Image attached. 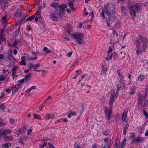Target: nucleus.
<instances>
[{
  "label": "nucleus",
  "mask_w": 148,
  "mask_h": 148,
  "mask_svg": "<svg viewBox=\"0 0 148 148\" xmlns=\"http://www.w3.org/2000/svg\"><path fill=\"white\" fill-rule=\"evenodd\" d=\"M106 147L108 148V147H109V148H110V142H108L106 143V145H105Z\"/></svg>",
  "instance_id": "obj_55"
},
{
  "label": "nucleus",
  "mask_w": 148,
  "mask_h": 148,
  "mask_svg": "<svg viewBox=\"0 0 148 148\" xmlns=\"http://www.w3.org/2000/svg\"><path fill=\"white\" fill-rule=\"evenodd\" d=\"M32 131V130L31 129H30L28 130V132L27 133V135H31V134H29L30 133H31Z\"/></svg>",
  "instance_id": "obj_48"
},
{
  "label": "nucleus",
  "mask_w": 148,
  "mask_h": 148,
  "mask_svg": "<svg viewBox=\"0 0 148 148\" xmlns=\"http://www.w3.org/2000/svg\"><path fill=\"white\" fill-rule=\"evenodd\" d=\"M115 34H116L117 37L118 36V32L116 31L115 30H114L113 31V33L111 34L110 37V39L111 41L114 40V38L113 37L114 36Z\"/></svg>",
  "instance_id": "obj_9"
},
{
  "label": "nucleus",
  "mask_w": 148,
  "mask_h": 148,
  "mask_svg": "<svg viewBox=\"0 0 148 148\" xmlns=\"http://www.w3.org/2000/svg\"><path fill=\"white\" fill-rule=\"evenodd\" d=\"M115 12V9H113L111 10L110 9L108 5L107 4L105 6L103 11L101 12V14L102 16L104 17H105L104 13H105L109 17L110 16H112L111 15V14H114Z\"/></svg>",
  "instance_id": "obj_3"
},
{
  "label": "nucleus",
  "mask_w": 148,
  "mask_h": 148,
  "mask_svg": "<svg viewBox=\"0 0 148 148\" xmlns=\"http://www.w3.org/2000/svg\"><path fill=\"white\" fill-rule=\"evenodd\" d=\"M127 9V8H125L124 6H123L121 8V11L123 13L125 14L126 13V11Z\"/></svg>",
  "instance_id": "obj_31"
},
{
  "label": "nucleus",
  "mask_w": 148,
  "mask_h": 148,
  "mask_svg": "<svg viewBox=\"0 0 148 148\" xmlns=\"http://www.w3.org/2000/svg\"><path fill=\"white\" fill-rule=\"evenodd\" d=\"M110 134V131L109 130L106 131L103 133V134L105 136L108 135Z\"/></svg>",
  "instance_id": "obj_46"
},
{
  "label": "nucleus",
  "mask_w": 148,
  "mask_h": 148,
  "mask_svg": "<svg viewBox=\"0 0 148 148\" xmlns=\"http://www.w3.org/2000/svg\"><path fill=\"white\" fill-rule=\"evenodd\" d=\"M10 122L11 124L13 125L15 123V121L13 119L11 118L10 119Z\"/></svg>",
  "instance_id": "obj_38"
},
{
  "label": "nucleus",
  "mask_w": 148,
  "mask_h": 148,
  "mask_svg": "<svg viewBox=\"0 0 148 148\" xmlns=\"http://www.w3.org/2000/svg\"><path fill=\"white\" fill-rule=\"evenodd\" d=\"M50 17L53 21H56L57 19V18L55 14H51Z\"/></svg>",
  "instance_id": "obj_29"
},
{
  "label": "nucleus",
  "mask_w": 148,
  "mask_h": 148,
  "mask_svg": "<svg viewBox=\"0 0 148 148\" xmlns=\"http://www.w3.org/2000/svg\"><path fill=\"white\" fill-rule=\"evenodd\" d=\"M143 95H140V97L138 99V103L140 105L143 104Z\"/></svg>",
  "instance_id": "obj_21"
},
{
  "label": "nucleus",
  "mask_w": 148,
  "mask_h": 148,
  "mask_svg": "<svg viewBox=\"0 0 148 148\" xmlns=\"http://www.w3.org/2000/svg\"><path fill=\"white\" fill-rule=\"evenodd\" d=\"M119 77V78H121V79L124 78V76L122 73H121L118 75Z\"/></svg>",
  "instance_id": "obj_58"
},
{
  "label": "nucleus",
  "mask_w": 148,
  "mask_h": 148,
  "mask_svg": "<svg viewBox=\"0 0 148 148\" xmlns=\"http://www.w3.org/2000/svg\"><path fill=\"white\" fill-rule=\"evenodd\" d=\"M22 12L20 10H18L15 13L14 16L16 17H19L21 16Z\"/></svg>",
  "instance_id": "obj_16"
},
{
  "label": "nucleus",
  "mask_w": 148,
  "mask_h": 148,
  "mask_svg": "<svg viewBox=\"0 0 148 148\" xmlns=\"http://www.w3.org/2000/svg\"><path fill=\"white\" fill-rule=\"evenodd\" d=\"M18 68L17 66H15L12 69V71L13 72L15 71H16L18 69Z\"/></svg>",
  "instance_id": "obj_61"
},
{
  "label": "nucleus",
  "mask_w": 148,
  "mask_h": 148,
  "mask_svg": "<svg viewBox=\"0 0 148 148\" xmlns=\"http://www.w3.org/2000/svg\"><path fill=\"white\" fill-rule=\"evenodd\" d=\"M5 107L3 104H2L1 105H0V109L4 110L5 109Z\"/></svg>",
  "instance_id": "obj_43"
},
{
  "label": "nucleus",
  "mask_w": 148,
  "mask_h": 148,
  "mask_svg": "<svg viewBox=\"0 0 148 148\" xmlns=\"http://www.w3.org/2000/svg\"><path fill=\"white\" fill-rule=\"evenodd\" d=\"M21 42V40L20 38L17 39L15 40L13 44V45L17 49L18 48L17 47V46L19 44H20Z\"/></svg>",
  "instance_id": "obj_10"
},
{
  "label": "nucleus",
  "mask_w": 148,
  "mask_h": 148,
  "mask_svg": "<svg viewBox=\"0 0 148 148\" xmlns=\"http://www.w3.org/2000/svg\"><path fill=\"white\" fill-rule=\"evenodd\" d=\"M1 134L2 135L8 134L11 132V130L10 129H6L4 130H1Z\"/></svg>",
  "instance_id": "obj_12"
},
{
  "label": "nucleus",
  "mask_w": 148,
  "mask_h": 148,
  "mask_svg": "<svg viewBox=\"0 0 148 148\" xmlns=\"http://www.w3.org/2000/svg\"><path fill=\"white\" fill-rule=\"evenodd\" d=\"M131 134V136H130V138L131 139H135L134 138L135 137V135L133 133H130Z\"/></svg>",
  "instance_id": "obj_44"
},
{
  "label": "nucleus",
  "mask_w": 148,
  "mask_h": 148,
  "mask_svg": "<svg viewBox=\"0 0 148 148\" xmlns=\"http://www.w3.org/2000/svg\"><path fill=\"white\" fill-rule=\"evenodd\" d=\"M47 143L45 142L43 145L40 146L39 148H43L45 146H47Z\"/></svg>",
  "instance_id": "obj_47"
},
{
  "label": "nucleus",
  "mask_w": 148,
  "mask_h": 148,
  "mask_svg": "<svg viewBox=\"0 0 148 148\" xmlns=\"http://www.w3.org/2000/svg\"><path fill=\"white\" fill-rule=\"evenodd\" d=\"M35 15H33L32 16L30 17L27 19H26L25 21L26 22H27L28 21H32L33 20H34L35 18Z\"/></svg>",
  "instance_id": "obj_23"
},
{
  "label": "nucleus",
  "mask_w": 148,
  "mask_h": 148,
  "mask_svg": "<svg viewBox=\"0 0 148 148\" xmlns=\"http://www.w3.org/2000/svg\"><path fill=\"white\" fill-rule=\"evenodd\" d=\"M120 82L121 84L124 86V85L125 84V81L123 80V79H122L120 80Z\"/></svg>",
  "instance_id": "obj_54"
},
{
  "label": "nucleus",
  "mask_w": 148,
  "mask_h": 148,
  "mask_svg": "<svg viewBox=\"0 0 148 148\" xmlns=\"http://www.w3.org/2000/svg\"><path fill=\"white\" fill-rule=\"evenodd\" d=\"M112 53L109 57V58L108 57H106L105 58V59L107 61H108L109 60V59L111 60L112 59Z\"/></svg>",
  "instance_id": "obj_40"
},
{
  "label": "nucleus",
  "mask_w": 148,
  "mask_h": 148,
  "mask_svg": "<svg viewBox=\"0 0 148 148\" xmlns=\"http://www.w3.org/2000/svg\"><path fill=\"white\" fill-rule=\"evenodd\" d=\"M5 80V77L2 75H0V81H3Z\"/></svg>",
  "instance_id": "obj_51"
},
{
  "label": "nucleus",
  "mask_w": 148,
  "mask_h": 148,
  "mask_svg": "<svg viewBox=\"0 0 148 148\" xmlns=\"http://www.w3.org/2000/svg\"><path fill=\"white\" fill-rule=\"evenodd\" d=\"M52 7L54 8H57L58 7H59V5H58V4L54 2L53 4H51L50 5Z\"/></svg>",
  "instance_id": "obj_33"
},
{
  "label": "nucleus",
  "mask_w": 148,
  "mask_h": 148,
  "mask_svg": "<svg viewBox=\"0 0 148 148\" xmlns=\"http://www.w3.org/2000/svg\"><path fill=\"white\" fill-rule=\"evenodd\" d=\"M113 92H114V94H112L111 96H112L113 98H114L116 97H117V94H116V93H115V91H114Z\"/></svg>",
  "instance_id": "obj_53"
},
{
  "label": "nucleus",
  "mask_w": 148,
  "mask_h": 148,
  "mask_svg": "<svg viewBox=\"0 0 148 148\" xmlns=\"http://www.w3.org/2000/svg\"><path fill=\"white\" fill-rule=\"evenodd\" d=\"M23 133H25L24 130H23L22 129H19V134H22Z\"/></svg>",
  "instance_id": "obj_63"
},
{
  "label": "nucleus",
  "mask_w": 148,
  "mask_h": 148,
  "mask_svg": "<svg viewBox=\"0 0 148 148\" xmlns=\"http://www.w3.org/2000/svg\"><path fill=\"white\" fill-rule=\"evenodd\" d=\"M140 40L142 42L143 44V47L146 48L147 46L146 42L147 41V38H144L141 36H140Z\"/></svg>",
  "instance_id": "obj_11"
},
{
  "label": "nucleus",
  "mask_w": 148,
  "mask_h": 148,
  "mask_svg": "<svg viewBox=\"0 0 148 148\" xmlns=\"http://www.w3.org/2000/svg\"><path fill=\"white\" fill-rule=\"evenodd\" d=\"M27 58L28 60H36L37 59V58L36 56L35 57H30V56H28V57H27Z\"/></svg>",
  "instance_id": "obj_32"
},
{
  "label": "nucleus",
  "mask_w": 148,
  "mask_h": 148,
  "mask_svg": "<svg viewBox=\"0 0 148 148\" xmlns=\"http://www.w3.org/2000/svg\"><path fill=\"white\" fill-rule=\"evenodd\" d=\"M40 66V64L39 63L37 64L36 65H34V69H36L38 67Z\"/></svg>",
  "instance_id": "obj_52"
},
{
  "label": "nucleus",
  "mask_w": 148,
  "mask_h": 148,
  "mask_svg": "<svg viewBox=\"0 0 148 148\" xmlns=\"http://www.w3.org/2000/svg\"><path fill=\"white\" fill-rule=\"evenodd\" d=\"M145 77V76L144 75H139L138 77V80L140 81H143V80Z\"/></svg>",
  "instance_id": "obj_26"
},
{
  "label": "nucleus",
  "mask_w": 148,
  "mask_h": 148,
  "mask_svg": "<svg viewBox=\"0 0 148 148\" xmlns=\"http://www.w3.org/2000/svg\"><path fill=\"white\" fill-rule=\"evenodd\" d=\"M115 26L116 28L121 27V23L120 22H118L115 25Z\"/></svg>",
  "instance_id": "obj_39"
},
{
  "label": "nucleus",
  "mask_w": 148,
  "mask_h": 148,
  "mask_svg": "<svg viewBox=\"0 0 148 148\" xmlns=\"http://www.w3.org/2000/svg\"><path fill=\"white\" fill-rule=\"evenodd\" d=\"M43 51H45L46 53H51V51L49 49L46 47H45L44 48Z\"/></svg>",
  "instance_id": "obj_24"
},
{
  "label": "nucleus",
  "mask_w": 148,
  "mask_h": 148,
  "mask_svg": "<svg viewBox=\"0 0 148 148\" xmlns=\"http://www.w3.org/2000/svg\"><path fill=\"white\" fill-rule=\"evenodd\" d=\"M19 64L20 65H23L24 66L26 65V63L25 60H22L21 62H19Z\"/></svg>",
  "instance_id": "obj_36"
},
{
  "label": "nucleus",
  "mask_w": 148,
  "mask_h": 148,
  "mask_svg": "<svg viewBox=\"0 0 148 148\" xmlns=\"http://www.w3.org/2000/svg\"><path fill=\"white\" fill-rule=\"evenodd\" d=\"M3 138L6 140H10L12 141L14 140L12 136H10V137L5 136L4 137H3Z\"/></svg>",
  "instance_id": "obj_30"
},
{
  "label": "nucleus",
  "mask_w": 148,
  "mask_h": 148,
  "mask_svg": "<svg viewBox=\"0 0 148 148\" xmlns=\"http://www.w3.org/2000/svg\"><path fill=\"white\" fill-rule=\"evenodd\" d=\"M34 119H36L39 120H41V118L40 117V116L39 115H36L35 114H34Z\"/></svg>",
  "instance_id": "obj_34"
},
{
  "label": "nucleus",
  "mask_w": 148,
  "mask_h": 148,
  "mask_svg": "<svg viewBox=\"0 0 148 148\" xmlns=\"http://www.w3.org/2000/svg\"><path fill=\"white\" fill-rule=\"evenodd\" d=\"M48 144L49 145V148H54V147L53 146L52 143L51 144L50 143H49Z\"/></svg>",
  "instance_id": "obj_64"
},
{
  "label": "nucleus",
  "mask_w": 148,
  "mask_h": 148,
  "mask_svg": "<svg viewBox=\"0 0 148 148\" xmlns=\"http://www.w3.org/2000/svg\"><path fill=\"white\" fill-rule=\"evenodd\" d=\"M20 32V28H18L17 30H16L14 33V36L15 37L17 36L18 34Z\"/></svg>",
  "instance_id": "obj_37"
},
{
  "label": "nucleus",
  "mask_w": 148,
  "mask_h": 148,
  "mask_svg": "<svg viewBox=\"0 0 148 148\" xmlns=\"http://www.w3.org/2000/svg\"><path fill=\"white\" fill-rule=\"evenodd\" d=\"M147 93H148V91L147 90H145V95L144 96H143V98L144 97L145 99L147 97Z\"/></svg>",
  "instance_id": "obj_59"
},
{
  "label": "nucleus",
  "mask_w": 148,
  "mask_h": 148,
  "mask_svg": "<svg viewBox=\"0 0 148 148\" xmlns=\"http://www.w3.org/2000/svg\"><path fill=\"white\" fill-rule=\"evenodd\" d=\"M70 28H66V30L69 34L71 35L73 38L76 40L77 43L79 45H82L83 42V40L84 38V35L82 33H79L77 32L71 33L73 31L70 29Z\"/></svg>",
  "instance_id": "obj_1"
},
{
  "label": "nucleus",
  "mask_w": 148,
  "mask_h": 148,
  "mask_svg": "<svg viewBox=\"0 0 148 148\" xmlns=\"http://www.w3.org/2000/svg\"><path fill=\"white\" fill-rule=\"evenodd\" d=\"M76 72H77V75H79L80 74H81L82 73V72L81 70H77L76 71Z\"/></svg>",
  "instance_id": "obj_56"
},
{
  "label": "nucleus",
  "mask_w": 148,
  "mask_h": 148,
  "mask_svg": "<svg viewBox=\"0 0 148 148\" xmlns=\"http://www.w3.org/2000/svg\"><path fill=\"white\" fill-rule=\"evenodd\" d=\"M4 56L3 54H0V59L3 60Z\"/></svg>",
  "instance_id": "obj_60"
},
{
  "label": "nucleus",
  "mask_w": 148,
  "mask_h": 148,
  "mask_svg": "<svg viewBox=\"0 0 148 148\" xmlns=\"http://www.w3.org/2000/svg\"><path fill=\"white\" fill-rule=\"evenodd\" d=\"M54 117V115L51 114H47L45 117V118L47 120H49L53 119Z\"/></svg>",
  "instance_id": "obj_14"
},
{
  "label": "nucleus",
  "mask_w": 148,
  "mask_h": 148,
  "mask_svg": "<svg viewBox=\"0 0 148 148\" xmlns=\"http://www.w3.org/2000/svg\"><path fill=\"white\" fill-rule=\"evenodd\" d=\"M144 140V139L143 138L140 137H137L136 139H132V142L133 143H135L136 142L137 144L139 143V142H142Z\"/></svg>",
  "instance_id": "obj_8"
},
{
  "label": "nucleus",
  "mask_w": 148,
  "mask_h": 148,
  "mask_svg": "<svg viewBox=\"0 0 148 148\" xmlns=\"http://www.w3.org/2000/svg\"><path fill=\"white\" fill-rule=\"evenodd\" d=\"M143 113L145 116L147 118L148 117V114L147 112L144 110H143Z\"/></svg>",
  "instance_id": "obj_50"
},
{
  "label": "nucleus",
  "mask_w": 148,
  "mask_h": 148,
  "mask_svg": "<svg viewBox=\"0 0 148 148\" xmlns=\"http://www.w3.org/2000/svg\"><path fill=\"white\" fill-rule=\"evenodd\" d=\"M104 112L106 114V117L108 120H109L111 116L112 110L110 109L109 110L107 107H105Z\"/></svg>",
  "instance_id": "obj_4"
},
{
  "label": "nucleus",
  "mask_w": 148,
  "mask_h": 148,
  "mask_svg": "<svg viewBox=\"0 0 148 148\" xmlns=\"http://www.w3.org/2000/svg\"><path fill=\"white\" fill-rule=\"evenodd\" d=\"M3 120L2 119L0 118V126L2 127L3 126H5L6 125V124L4 123H2Z\"/></svg>",
  "instance_id": "obj_35"
},
{
  "label": "nucleus",
  "mask_w": 148,
  "mask_h": 148,
  "mask_svg": "<svg viewBox=\"0 0 148 148\" xmlns=\"http://www.w3.org/2000/svg\"><path fill=\"white\" fill-rule=\"evenodd\" d=\"M11 144L10 143H7L5 144H3L2 145V147L3 148H4L5 147H7V148H9L11 147Z\"/></svg>",
  "instance_id": "obj_27"
},
{
  "label": "nucleus",
  "mask_w": 148,
  "mask_h": 148,
  "mask_svg": "<svg viewBox=\"0 0 148 148\" xmlns=\"http://www.w3.org/2000/svg\"><path fill=\"white\" fill-rule=\"evenodd\" d=\"M74 148H79L78 144L77 143H75L74 145Z\"/></svg>",
  "instance_id": "obj_49"
},
{
  "label": "nucleus",
  "mask_w": 148,
  "mask_h": 148,
  "mask_svg": "<svg viewBox=\"0 0 148 148\" xmlns=\"http://www.w3.org/2000/svg\"><path fill=\"white\" fill-rule=\"evenodd\" d=\"M136 89L135 87L134 86H132L130 89V92H129L130 95H133L135 93Z\"/></svg>",
  "instance_id": "obj_20"
},
{
  "label": "nucleus",
  "mask_w": 148,
  "mask_h": 148,
  "mask_svg": "<svg viewBox=\"0 0 148 148\" xmlns=\"http://www.w3.org/2000/svg\"><path fill=\"white\" fill-rule=\"evenodd\" d=\"M73 4V2H69L68 4V5L72 10L74 11L75 10V8L74 7Z\"/></svg>",
  "instance_id": "obj_25"
},
{
  "label": "nucleus",
  "mask_w": 148,
  "mask_h": 148,
  "mask_svg": "<svg viewBox=\"0 0 148 148\" xmlns=\"http://www.w3.org/2000/svg\"><path fill=\"white\" fill-rule=\"evenodd\" d=\"M115 17L114 16H110L106 20V22L108 25V26H111V25L113 21L115 19Z\"/></svg>",
  "instance_id": "obj_6"
},
{
  "label": "nucleus",
  "mask_w": 148,
  "mask_h": 148,
  "mask_svg": "<svg viewBox=\"0 0 148 148\" xmlns=\"http://www.w3.org/2000/svg\"><path fill=\"white\" fill-rule=\"evenodd\" d=\"M7 59L9 60L10 61L13 60L14 61L15 60V59L12 57V54H8L7 57Z\"/></svg>",
  "instance_id": "obj_19"
},
{
  "label": "nucleus",
  "mask_w": 148,
  "mask_h": 148,
  "mask_svg": "<svg viewBox=\"0 0 148 148\" xmlns=\"http://www.w3.org/2000/svg\"><path fill=\"white\" fill-rule=\"evenodd\" d=\"M67 6V5L64 4L61 5L59 6V8L60 10L62 11V12H64V10H65V8Z\"/></svg>",
  "instance_id": "obj_15"
},
{
  "label": "nucleus",
  "mask_w": 148,
  "mask_h": 148,
  "mask_svg": "<svg viewBox=\"0 0 148 148\" xmlns=\"http://www.w3.org/2000/svg\"><path fill=\"white\" fill-rule=\"evenodd\" d=\"M63 12H62V11L61 10L59 12H58L57 14L58 15L60 16H61L62 15V13Z\"/></svg>",
  "instance_id": "obj_62"
},
{
  "label": "nucleus",
  "mask_w": 148,
  "mask_h": 148,
  "mask_svg": "<svg viewBox=\"0 0 148 148\" xmlns=\"http://www.w3.org/2000/svg\"><path fill=\"white\" fill-rule=\"evenodd\" d=\"M32 75V74L31 73H30L25 76L24 79H25V81L27 83L28 82V81L31 78Z\"/></svg>",
  "instance_id": "obj_13"
},
{
  "label": "nucleus",
  "mask_w": 148,
  "mask_h": 148,
  "mask_svg": "<svg viewBox=\"0 0 148 148\" xmlns=\"http://www.w3.org/2000/svg\"><path fill=\"white\" fill-rule=\"evenodd\" d=\"M126 142V140L125 138L122 142L121 145L119 146V148H123V147L125 145Z\"/></svg>",
  "instance_id": "obj_22"
},
{
  "label": "nucleus",
  "mask_w": 148,
  "mask_h": 148,
  "mask_svg": "<svg viewBox=\"0 0 148 148\" xmlns=\"http://www.w3.org/2000/svg\"><path fill=\"white\" fill-rule=\"evenodd\" d=\"M8 4L7 2L5 1L1 5V8L3 9L5 7H8Z\"/></svg>",
  "instance_id": "obj_28"
},
{
  "label": "nucleus",
  "mask_w": 148,
  "mask_h": 148,
  "mask_svg": "<svg viewBox=\"0 0 148 148\" xmlns=\"http://www.w3.org/2000/svg\"><path fill=\"white\" fill-rule=\"evenodd\" d=\"M127 111L126 112H125V111H124L123 113V114L122 115V119L123 121V123H125V121H126L125 120L127 117Z\"/></svg>",
  "instance_id": "obj_17"
},
{
  "label": "nucleus",
  "mask_w": 148,
  "mask_h": 148,
  "mask_svg": "<svg viewBox=\"0 0 148 148\" xmlns=\"http://www.w3.org/2000/svg\"><path fill=\"white\" fill-rule=\"evenodd\" d=\"M142 5L141 3H136L135 5H132L129 8L131 16L133 19L136 16V12L140 11L142 9Z\"/></svg>",
  "instance_id": "obj_2"
},
{
  "label": "nucleus",
  "mask_w": 148,
  "mask_h": 148,
  "mask_svg": "<svg viewBox=\"0 0 148 148\" xmlns=\"http://www.w3.org/2000/svg\"><path fill=\"white\" fill-rule=\"evenodd\" d=\"M145 48H143L142 50H141L139 48L136 49V53L137 55H139L140 53L143 52L145 51Z\"/></svg>",
  "instance_id": "obj_18"
},
{
  "label": "nucleus",
  "mask_w": 148,
  "mask_h": 148,
  "mask_svg": "<svg viewBox=\"0 0 148 148\" xmlns=\"http://www.w3.org/2000/svg\"><path fill=\"white\" fill-rule=\"evenodd\" d=\"M69 112H70L72 115L76 116L77 115L76 112L75 111H70Z\"/></svg>",
  "instance_id": "obj_45"
},
{
  "label": "nucleus",
  "mask_w": 148,
  "mask_h": 148,
  "mask_svg": "<svg viewBox=\"0 0 148 148\" xmlns=\"http://www.w3.org/2000/svg\"><path fill=\"white\" fill-rule=\"evenodd\" d=\"M114 99V98H113V97L112 96H111L110 97V101H109V103L110 104H112V103Z\"/></svg>",
  "instance_id": "obj_41"
},
{
  "label": "nucleus",
  "mask_w": 148,
  "mask_h": 148,
  "mask_svg": "<svg viewBox=\"0 0 148 148\" xmlns=\"http://www.w3.org/2000/svg\"><path fill=\"white\" fill-rule=\"evenodd\" d=\"M35 71H36V72H39V71H41L43 72L44 73H47V71L46 70H35Z\"/></svg>",
  "instance_id": "obj_57"
},
{
  "label": "nucleus",
  "mask_w": 148,
  "mask_h": 148,
  "mask_svg": "<svg viewBox=\"0 0 148 148\" xmlns=\"http://www.w3.org/2000/svg\"><path fill=\"white\" fill-rule=\"evenodd\" d=\"M20 85V84H17L15 85V88L16 89V90H18L19 89Z\"/></svg>",
  "instance_id": "obj_42"
},
{
  "label": "nucleus",
  "mask_w": 148,
  "mask_h": 148,
  "mask_svg": "<svg viewBox=\"0 0 148 148\" xmlns=\"http://www.w3.org/2000/svg\"><path fill=\"white\" fill-rule=\"evenodd\" d=\"M123 124L125 125L123 130V134L125 135H126L127 130L128 129L129 125L127 121H125V123H123Z\"/></svg>",
  "instance_id": "obj_7"
},
{
  "label": "nucleus",
  "mask_w": 148,
  "mask_h": 148,
  "mask_svg": "<svg viewBox=\"0 0 148 148\" xmlns=\"http://www.w3.org/2000/svg\"><path fill=\"white\" fill-rule=\"evenodd\" d=\"M7 16L5 15L2 18V20L3 21V24L4 25V27H14V25H13L11 24L10 23H8L7 20L6 19Z\"/></svg>",
  "instance_id": "obj_5"
}]
</instances>
